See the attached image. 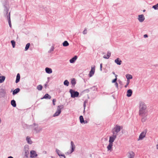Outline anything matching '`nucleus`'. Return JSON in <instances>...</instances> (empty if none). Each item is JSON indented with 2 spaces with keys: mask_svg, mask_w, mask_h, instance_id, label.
<instances>
[{
  "mask_svg": "<svg viewBox=\"0 0 158 158\" xmlns=\"http://www.w3.org/2000/svg\"><path fill=\"white\" fill-rule=\"evenodd\" d=\"M129 83H130V80H127L126 85H125L124 86L125 88H126L127 87V85L129 84Z\"/></svg>",
  "mask_w": 158,
  "mask_h": 158,
  "instance_id": "e433bc0d",
  "label": "nucleus"
},
{
  "mask_svg": "<svg viewBox=\"0 0 158 158\" xmlns=\"http://www.w3.org/2000/svg\"><path fill=\"white\" fill-rule=\"evenodd\" d=\"M56 152L57 154L59 156H62L63 154H61V152H60V151L58 150L57 149H56Z\"/></svg>",
  "mask_w": 158,
  "mask_h": 158,
  "instance_id": "cd10ccee",
  "label": "nucleus"
},
{
  "mask_svg": "<svg viewBox=\"0 0 158 158\" xmlns=\"http://www.w3.org/2000/svg\"><path fill=\"white\" fill-rule=\"evenodd\" d=\"M56 100L55 99H53L52 100V103H53V105H55V102H56Z\"/></svg>",
  "mask_w": 158,
  "mask_h": 158,
  "instance_id": "a19ab883",
  "label": "nucleus"
},
{
  "mask_svg": "<svg viewBox=\"0 0 158 158\" xmlns=\"http://www.w3.org/2000/svg\"><path fill=\"white\" fill-rule=\"evenodd\" d=\"M110 53L108 52L106 55H104L103 56V58L105 59H108L110 56Z\"/></svg>",
  "mask_w": 158,
  "mask_h": 158,
  "instance_id": "a878e982",
  "label": "nucleus"
},
{
  "mask_svg": "<svg viewBox=\"0 0 158 158\" xmlns=\"http://www.w3.org/2000/svg\"><path fill=\"white\" fill-rule=\"evenodd\" d=\"M119 83L120 84H121L122 83V81H119Z\"/></svg>",
  "mask_w": 158,
  "mask_h": 158,
  "instance_id": "864d4df0",
  "label": "nucleus"
},
{
  "mask_svg": "<svg viewBox=\"0 0 158 158\" xmlns=\"http://www.w3.org/2000/svg\"><path fill=\"white\" fill-rule=\"evenodd\" d=\"M153 8L155 10H158V3L156 5L153 6Z\"/></svg>",
  "mask_w": 158,
  "mask_h": 158,
  "instance_id": "c9c22d12",
  "label": "nucleus"
},
{
  "mask_svg": "<svg viewBox=\"0 0 158 158\" xmlns=\"http://www.w3.org/2000/svg\"><path fill=\"white\" fill-rule=\"evenodd\" d=\"M29 146L27 145H26L24 146L23 151L24 156L23 158H28L29 154Z\"/></svg>",
  "mask_w": 158,
  "mask_h": 158,
  "instance_id": "7ed1b4c3",
  "label": "nucleus"
},
{
  "mask_svg": "<svg viewBox=\"0 0 158 158\" xmlns=\"http://www.w3.org/2000/svg\"><path fill=\"white\" fill-rule=\"evenodd\" d=\"M95 70H91L89 74V77H92L94 73Z\"/></svg>",
  "mask_w": 158,
  "mask_h": 158,
  "instance_id": "6ab92c4d",
  "label": "nucleus"
},
{
  "mask_svg": "<svg viewBox=\"0 0 158 158\" xmlns=\"http://www.w3.org/2000/svg\"><path fill=\"white\" fill-rule=\"evenodd\" d=\"M69 44V43L67 41H65L63 43V45L64 47L68 46Z\"/></svg>",
  "mask_w": 158,
  "mask_h": 158,
  "instance_id": "c756f323",
  "label": "nucleus"
},
{
  "mask_svg": "<svg viewBox=\"0 0 158 158\" xmlns=\"http://www.w3.org/2000/svg\"><path fill=\"white\" fill-rule=\"evenodd\" d=\"M71 152H73L74 150L75 149V146L74 144V143L73 141H72L71 142Z\"/></svg>",
  "mask_w": 158,
  "mask_h": 158,
  "instance_id": "9b49d317",
  "label": "nucleus"
},
{
  "mask_svg": "<svg viewBox=\"0 0 158 158\" xmlns=\"http://www.w3.org/2000/svg\"><path fill=\"white\" fill-rule=\"evenodd\" d=\"M43 86L41 85H39L37 87V89L39 90H42Z\"/></svg>",
  "mask_w": 158,
  "mask_h": 158,
  "instance_id": "2f4dec72",
  "label": "nucleus"
},
{
  "mask_svg": "<svg viewBox=\"0 0 158 158\" xmlns=\"http://www.w3.org/2000/svg\"><path fill=\"white\" fill-rule=\"evenodd\" d=\"M79 119H80V122L81 123H83V122H84V119L83 116L82 115H81L79 117Z\"/></svg>",
  "mask_w": 158,
  "mask_h": 158,
  "instance_id": "c85d7f7f",
  "label": "nucleus"
},
{
  "mask_svg": "<svg viewBox=\"0 0 158 158\" xmlns=\"http://www.w3.org/2000/svg\"><path fill=\"white\" fill-rule=\"evenodd\" d=\"M145 10H143V12H145Z\"/></svg>",
  "mask_w": 158,
  "mask_h": 158,
  "instance_id": "680f3d73",
  "label": "nucleus"
},
{
  "mask_svg": "<svg viewBox=\"0 0 158 158\" xmlns=\"http://www.w3.org/2000/svg\"><path fill=\"white\" fill-rule=\"evenodd\" d=\"M77 58V56H75L73 57L69 61L71 63H73L75 62Z\"/></svg>",
  "mask_w": 158,
  "mask_h": 158,
  "instance_id": "ddd939ff",
  "label": "nucleus"
},
{
  "mask_svg": "<svg viewBox=\"0 0 158 158\" xmlns=\"http://www.w3.org/2000/svg\"><path fill=\"white\" fill-rule=\"evenodd\" d=\"M48 82H46V83L44 85V87H45V88H46L47 86V84L48 82Z\"/></svg>",
  "mask_w": 158,
  "mask_h": 158,
  "instance_id": "a18cd8bd",
  "label": "nucleus"
},
{
  "mask_svg": "<svg viewBox=\"0 0 158 158\" xmlns=\"http://www.w3.org/2000/svg\"><path fill=\"white\" fill-rule=\"evenodd\" d=\"M122 128L123 127L122 126L116 125L115 127L112 129L111 132L113 134L115 135H116L117 136L118 135V133Z\"/></svg>",
  "mask_w": 158,
  "mask_h": 158,
  "instance_id": "f03ea898",
  "label": "nucleus"
},
{
  "mask_svg": "<svg viewBox=\"0 0 158 158\" xmlns=\"http://www.w3.org/2000/svg\"><path fill=\"white\" fill-rule=\"evenodd\" d=\"M46 72L47 73L50 74L52 73V70H45Z\"/></svg>",
  "mask_w": 158,
  "mask_h": 158,
  "instance_id": "f704fd0d",
  "label": "nucleus"
},
{
  "mask_svg": "<svg viewBox=\"0 0 158 158\" xmlns=\"http://www.w3.org/2000/svg\"><path fill=\"white\" fill-rule=\"evenodd\" d=\"M11 105L14 107H15L16 106V102L14 100H13L11 101Z\"/></svg>",
  "mask_w": 158,
  "mask_h": 158,
  "instance_id": "412c9836",
  "label": "nucleus"
},
{
  "mask_svg": "<svg viewBox=\"0 0 158 158\" xmlns=\"http://www.w3.org/2000/svg\"><path fill=\"white\" fill-rule=\"evenodd\" d=\"M143 36L144 38L148 37V36L147 34L144 35Z\"/></svg>",
  "mask_w": 158,
  "mask_h": 158,
  "instance_id": "09e8293b",
  "label": "nucleus"
},
{
  "mask_svg": "<svg viewBox=\"0 0 158 158\" xmlns=\"http://www.w3.org/2000/svg\"><path fill=\"white\" fill-rule=\"evenodd\" d=\"M87 29L86 28H85V30L83 31V34H86L87 33Z\"/></svg>",
  "mask_w": 158,
  "mask_h": 158,
  "instance_id": "58836bf2",
  "label": "nucleus"
},
{
  "mask_svg": "<svg viewBox=\"0 0 158 158\" xmlns=\"http://www.w3.org/2000/svg\"><path fill=\"white\" fill-rule=\"evenodd\" d=\"M87 102L85 101L84 102V105H83V106H84V110L85 109V107H86V104H85V103H86Z\"/></svg>",
  "mask_w": 158,
  "mask_h": 158,
  "instance_id": "79ce46f5",
  "label": "nucleus"
},
{
  "mask_svg": "<svg viewBox=\"0 0 158 158\" xmlns=\"http://www.w3.org/2000/svg\"><path fill=\"white\" fill-rule=\"evenodd\" d=\"M51 98V97L48 94H46L43 97V98H41L42 99H50Z\"/></svg>",
  "mask_w": 158,
  "mask_h": 158,
  "instance_id": "2eb2a0df",
  "label": "nucleus"
},
{
  "mask_svg": "<svg viewBox=\"0 0 158 158\" xmlns=\"http://www.w3.org/2000/svg\"><path fill=\"white\" fill-rule=\"evenodd\" d=\"M114 61L115 63L118 65L121 64V63L122 62L120 59L118 58L115 60Z\"/></svg>",
  "mask_w": 158,
  "mask_h": 158,
  "instance_id": "f3484780",
  "label": "nucleus"
},
{
  "mask_svg": "<svg viewBox=\"0 0 158 158\" xmlns=\"http://www.w3.org/2000/svg\"><path fill=\"white\" fill-rule=\"evenodd\" d=\"M71 152V150L70 151L68 152L67 153L68 154H70L72 153V152Z\"/></svg>",
  "mask_w": 158,
  "mask_h": 158,
  "instance_id": "49530a36",
  "label": "nucleus"
},
{
  "mask_svg": "<svg viewBox=\"0 0 158 158\" xmlns=\"http://www.w3.org/2000/svg\"><path fill=\"white\" fill-rule=\"evenodd\" d=\"M33 125L35 126H37V127L34 128V129L36 133H39L42 131V128L40 127H38L37 124L34 123Z\"/></svg>",
  "mask_w": 158,
  "mask_h": 158,
  "instance_id": "423d86ee",
  "label": "nucleus"
},
{
  "mask_svg": "<svg viewBox=\"0 0 158 158\" xmlns=\"http://www.w3.org/2000/svg\"><path fill=\"white\" fill-rule=\"evenodd\" d=\"M112 73H113V74H114V75H115V73H114V72H112Z\"/></svg>",
  "mask_w": 158,
  "mask_h": 158,
  "instance_id": "bf43d9fd",
  "label": "nucleus"
},
{
  "mask_svg": "<svg viewBox=\"0 0 158 158\" xmlns=\"http://www.w3.org/2000/svg\"><path fill=\"white\" fill-rule=\"evenodd\" d=\"M45 69H50V68H48V67H47V68H45Z\"/></svg>",
  "mask_w": 158,
  "mask_h": 158,
  "instance_id": "4d7b16f0",
  "label": "nucleus"
},
{
  "mask_svg": "<svg viewBox=\"0 0 158 158\" xmlns=\"http://www.w3.org/2000/svg\"><path fill=\"white\" fill-rule=\"evenodd\" d=\"M129 154L130 155V156L128 157V158H134L135 154L133 152H130L129 153Z\"/></svg>",
  "mask_w": 158,
  "mask_h": 158,
  "instance_id": "5701e85b",
  "label": "nucleus"
},
{
  "mask_svg": "<svg viewBox=\"0 0 158 158\" xmlns=\"http://www.w3.org/2000/svg\"><path fill=\"white\" fill-rule=\"evenodd\" d=\"M7 158H14L12 156H9Z\"/></svg>",
  "mask_w": 158,
  "mask_h": 158,
  "instance_id": "3c124183",
  "label": "nucleus"
},
{
  "mask_svg": "<svg viewBox=\"0 0 158 158\" xmlns=\"http://www.w3.org/2000/svg\"><path fill=\"white\" fill-rule=\"evenodd\" d=\"M26 140L28 144H31L32 143V141L31 140V138L29 136L26 137Z\"/></svg>",
  "mask_w": 158,
  "mask_h": 158,
  "instance_id": "4468645a",
  "label": "nucleus"
},
{
  "mask_svg": "<svg viewBox=\"0 0 158 158\" xmlns=\"http://www.w3.org/2000/svg\"><path fill=\"white\" fill-rule=\"evenodd\" d=\"M61 156V157H60V158H65V156L64 154H63Z\"/></svg>",
  "mask_w": 158,
  "mask_h": 158,
  "instance_id": "c03bdc74",
  "label": "nucleus"
},
{
  "mask_svg": "<svg viewBox=\"0 0 158 158\" xmlns=\"http://www.w3.org/2000/svg\"><path fill=\"white\" fill-rule=\"evenodd\" d=\"M69 92L71 94V97L72 98L77 97L79 95V93L78 92L75 91L72 89H70Z\"/></svg>",
  "mask_w": 158,
  "mask_h": 158,
  "instance_id": "39448f33",
  "label": "nucleus"
},
{
  "mask_svg": "<svg viewBox=\"0 0 158 158\" xmlns=\"http://www.w3.org/2000/svg\"><path fill=\"white\" fill-rule=\"evenodd\" d=\"M115 78H117V77L118 76L117 75L115 74Z\"/></svg>",
  "mask_w": 158,
  "mask_h": 158,
  "instance_id": "6e6d98bb",
  "label": "nucleus"
},
{
  "mask_svg": "<svg viewBox=\"0 0 158 158\" xmlns=\"http://www.w3.org/2000/svg\"><path fill=\"white\" fill-rule=\"evenodd\" d=\"M117 136L116 135H115L113 134L112 136H110L109 138V143L113 144V142L115 140V139L116 138Z\"/></svg>",
  "mask_w": 158,
  "mask_h": 158,
  "instance_id": "1a4fd4ad",
  "label": "nucleus"
},
{
  "mask_svg": "<svg viewBox=\"0 0 158 158\" xmlns=\"http://www.w3.org/2000/svg\"><path fill=\"white\" fill-rule=\"evenodd\" d=\"M11 42L12 44L13 48H14L15 45V41L14 40H12L11 41Z\"/></svg>",
  "mask_w": 158,
  "mask_h": 158,
  "instance_id": "72a5a7b5",
  "label": "nucleus"
},
{
  "mask_svg": "<svg viewBox=\"0 0 158 158\" xmlns=\"http://www.w3.org/2000/svg\"><path fill=\"white\" fill-rule=\"evenodd\" d=\"M69 82L67 80H65L64 82V84L66 86H68L69 85Z\"/></svg>",
  "mask_w": 158,
  "mask_h": 158,
  "instance_id": "7c9ffc66",
  "label": "nucleus"
},
{
  "mask_svg": "<svg viewBox=\"0 0 158 158\" xmlns=\"http://www.w3.org/2000/svg\"><path fill=\"white\" fill-rule=\"evenodd\" d=\"M126 77L127 79V80H129L130 79H131L132 78V76L129 74H126Z\"/></svg>",
  "mask_w": 158,
  "mask_h": 158,
  "instance_id": "393cba45",
  "label": "nucleus"
},
{
  "mask_svg": "<svg viewBox=\"0 0 158 158\" xmlns=\"http://www.w3.org/2000/svg\"><path fill=\"white\" fill-rule=\"evenodd\" d=\"M138 19L139 21L140 22H143L145 19V18L143 15H139Z\"/></svg>",
  "mask_w": 158,
  "mask_h": 158,
  "instance_id": "9d476101",
  "label": "nucleus"
},
{
  "mask_svg": "<svg viewBox=\"0 0 158 158\" xmlns=\"http://www.w3.org/2000/svg\"><path fill=\"white\" fill-rule=\"evenodd\" d=\"M8 23H9L10 27H11V21H10V17H9V21H8Z\"/></svg>",
  "mask_w": 158,
  "mask_h": 158,
  "instance_id": "4c0bfd02",
  "label": "nucleus"
},
{
  "mask_svg": "<svg viewBox=\"0 0 158 158\" xmlns=\"http://www.w3.org/2000/svg\"><path fill=\"white\" fill-rule=\"evenodd\" d=\"M30 46V44L29 43H27L26 45L25 48V51L27 50L29 48Z\"/></svg>",
  "mask_w": 158,
  "mask_h": 158,
  "instance_id": "473e14b6",
  "label": "nucleus"
},
{
  "mask_svg": "<svg viewBox=\"0 0 158 158\" xmlns=\"http://www.w3.org/2000/svg\"><path fill=\"white\" fill-rule=\"evenodd\" d=\"M132 94V91L131 89H128L127 91V96L128 97L131 96Z\"/></svg>",
  "mask_w": 158,
  "mask_h": 158,
  "instance_id": "f8f14e48",
  "label": "nucleus"
},
{
  "mask_svg": "<svg viewBox=\"0 0 158 158\" xmlns=\"http://www.w3.org/2000/svg\"><path fill=\"white\" fill-rule=\"evenodd\" d=\"M63 108L64 106L63 105L58 106L57 107V110L53 114V116L54 117L59 115L61 112V110Z\"/></svg>",
  "mask_w": 158,
  "mask_h": 158,
  "instance_id": "20e7f679",
  "label": "nucleus"
},
{
  "mask_svg": "<svg viewBox=\"0 0 158 158\" xmlns=\"http://www.w3.org/2000/svg\"><path fill=\"white\" fill-rule=\"evenodd\" d=\"M20 79V75L19 73H18L17 76H16V80H15V82L16 83H18V82H19Z\"/></svg>",
  "mask_w": 158,
  "mask_h": 158,
  "instance_id": "a211bd4d",
  "label": "nucleus"
},
{
  "mask_svg": "<svg viewBox=\"0 0 158 158\" xmlns=\"http://www.w3.org/2000/svg\"><path fill=\"white\" fill-rule=\"evenodd\" d=\"M85 90V91H88V92H89V89H86Z\"/></svg>",
  "mask_w": 158,
  "mask_h": 158,
  "instance_id": "13d9d810",
  "label": "nucleus"
},
{
  "mask_svg": "<svg viewBox=\"0 0 158 158\" xmlns=\"http://www.w3.org/2000/svg\"><path fill=\"white\" fill-rule=\"evenodd\" d=\"M102 64H100V68H101V69H102Z\"/></svg>",
  "mask_w": 158,
  "mask_h": 158,
  "instance_id": "5fc2aeb1",
  "label": "nucleus"
},
{
  "mask_svg": "<svg viewBox=\"0 0 158 158\" xmlns=\"http://www.w3.org/2000/svg\"><path fill=\"white\" fill-rule=\"evenodd\" d=\"M117 80V78H115L114 80H113L112 81V83H115V82H116V81Z\"/></svg>",
  "mask_w": 158,
  "mask_h": 158,
  "instance_id": "ea45409f",
  "label": "nucleus"
},
{
  "mask_svg": "<svg viewBox=\"0 0 158 158\" xmlns=\"http://www.w3.org/2000/svg\"><path fill=\"white\" fill-rule=\"evenodd\" d=\"M147 132V130H145L144 131L142 132L139 135L138 140H142L145 136L146 133Z\"/></svg>",
  "mask_w": 158,
  "mask_h": 158,
  "instance_id": "0eeeda50",
  "label": "nucleus"
},
{
  "mask_svg": "<svg viewBox=\"0 0 158 158\" xmlns=\"http://www.w3.org/2000/svg\"><path fill=\"white\" fill-rule=\"evenodd\" d=\"M20 91V89L19 88H17L16 89L14 90L13 92V95H15L17 94L18 93H19Z\"/></svg>",
  "mask_w": 158,
  "mask_h": 158,
  "instance_id": "dca6fc26",
  "label": "nucleus"
},
{
  "mask_svg": "<svg viewBox=\"0 0 158 158\" xmlns=\"http://www.w3.org/2000/svg\"><path fill=\"white\" fill-rule=\"evenodd\" d=\"M95 68V67L94 66H93L91 67V69H94Z\"/></svg>",
  "mask_w": 158,
  "mask_h": 158,
  "instance_id": "8fccbe9b",
  "label": "nucleus"
},
{
  "mask_svg": "<svg viewBox=\"0 0 158 158\" xmlns=\"http://www.w3.org/2000/svg\"><path fill=\"white\" fill-rule=\"evenodd\" d=\"M38 156L36 152L34 150H31L30 152V157L31 158L36 157Z\"/></svg>",
  "mask_w": 158,
  "mask_h": 158,
  "instance_id": "6e6552de",
  "label": "nucleus"
},
{
  "mask_svg": "<svg viewBox=\"0 0 158 158\" xmlns=\"http://www.w3.org/2000/svg\"><path fill=\"white\" fill-rule=\"evenodd\" d=\"M147 115H145V116H140L141 117H142V118L141 119V121H142V122H144L146 121L147 119Z\"/></svg>",
  "mask_w": 158,
  "mask_h": 158,
  "instance_id": "4be33fe9",
  "label": "nucleus"
},
{
  "mask_svg": "<svg viewBox=\"0 0 158 158\" xmlns=\"http://www.w3.org/2000/svg\"><path fill=\"white\" fill-rule=\"evenodd\" d=\"M115 85L117 88H118V84L117 82L115 83Z\"/></svg>",
  "mask_w": 158,
  "mask_h": 158,
  "instance_id": "37998d69",
  "label": "nucleus"
},
{
  "mask_svg": "<svg viewBox=\"0 0 158 158\" xmlns=\"http://www.w3.org/2000/svg\"><path fill=\"white\" fill-rule=\"evenodd\" d=\"M113 146V143H109V145L107 146V148L108 150H110Z\"/></svg>",
  "mask_w": 158,
  "mask_h": 158,
  "instance_id": "bb28decb",
  "label": "nucleus"
},
{
  "mask_svg": "<svg viewBox=\"0 0 158 158\" xmlns=\"http://www.w3.org/2000/svg\"><path fill=\"white\" fill-rule=\"evenodd\" d=\"M5 79V77L4 76L0 77V83L3 82Z\"/></svg>",
  "mask_w": 158,
  "mask_h": 158,
  "instance_id": "b1692460",
  "label": "nucleus"
},
{
  "mask_svg": "<svg viewBox=\"0 0 158 158\" xmlns=\"http://www.w3.org/2000/svg\"><path fill=\"white\" fill-rule=\"evenodd\" d=\"M156 148L157 149H158V144L156 145Z\"/></svg>",
  "mask_w": 158,
  "mask_h": 158,
  "instance_id": "603ef678",
  "label": "nucleus"
},
{
  "mask_svg": "<svg viewBox=\"0 0 158 158\" xmlns=\"http://www.w3.org/2000/svg\"><path fill=\"white\" fill-rule=\"evenodd\" d=\"M139 114L140 116L147 115L148 110L146 105L143 102H139Z\"/></svg>",
  "mask_w": 158,
  "mask_h": 158,
  "instance_id": "f257e3e1",
  "label": "nucleus"
},
{
  "mask_svg": "<svg viewBox=\"0 0 158 158\" xmlns=\"http://www.w3.org/2000/svg\"><path fill=\"white\" fill-rule=\"evenodd\" d=\"M88 123V121L87 120H84V122H83V123L84 124L87 123Z\"/></svg>",
  "mask_w": 158,
  "mask_h": 158,
  "instance_id": "de8ad7c7",
  "label": "nucleus"
},
{
  "mask_svg": "<svg viewBox=\"0 0 158 158\" xmlns=\"http://www.w3.org/2000/svg\"><path fill=\"white\" fill-rule=\"evenodd\" d=\"M51 158H54L52 156H51Z\"/></svg>",
  "mask_w": 158,
  "mask_h": 158,
  "instance_id": "052dcab7",
  "label": "nucleus"
},
{
  "mask_svg": "<svg viewBox=\"0 0 158 158\" xmlns=\"http://www.w3.org/2000/svg\"><path fill=\"white\" fill-rule=\"evenodd\" d=\"M76 79L74 78L72 79L71 81V83L73 86H74L76 84Z\"/></svg>",
  "mask_w": 158,
  "mask_h": 158,
  "instance_id": "aec40b11",
  "label": "nucleus"
}]
</instances>
